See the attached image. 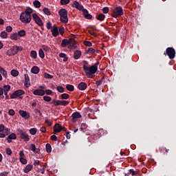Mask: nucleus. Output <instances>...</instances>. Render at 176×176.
Returning <instances> with one entry per match:
<instances>
[{"instance_id":"1","label":"nucleus","mask_w":176,"mask_h":176,"mask_svg":"<svg viewBox=\"0 0 176 176\" xmlns=\"http://www.w3.org/2000/svg\"><path fill=\"white\" fill-rule=\"evenodd\" d=\"M100 64L99 62H97L94 65H91V67H84V72L86 74L87 78H92L93 75L97 72L98 69V65Z\"/></svg>"},{"instance_id":"2","label":"nucleus","mask_w":176,"mask_h":176,"mask_svg":"<svg viewBox=\"0 0 176 176\" xmlns=\"http://www.w3.org/2000/svg\"><path fill=\"white\" fill-rule=\"evenodd\" d=\"M58 14L60 16V21L62 23H64L65 24H67L68 23V12L67 10L62 8L58 11Z\"/></svg>"},{"instance_id":"3","label":"nucleus","mask_w":176,"mask_h":176,"mask_svg":"<svg viewBox=\"0 0 176 176\" xmlns=\"http://www.w3.org/2000/svg\"><path fill=\"white\" fill-rule=\"evenodd\" d=\"M23 50V47L20 46L14 45L12 47H11L10 50H8L6 52L7 56H16L19 52H21Z\"/></svg>"},{"instance_id":"4","label":"nucleus","mask_w":176,"mask_h":176,"mask_svg":"<svg viewBox=\"0 0 176 176\" xmlns=\"http://www.w3.org/2000/svg\"><path fill=\"white\" fill-rule=\"evenodd\" d=\"M17 131L18 135H19L21 140H23L24 142H28V141H30V135H28V133H27V132L20 129H17Z\"/></svg>"},{"instance_id":"5","label":"nucleus","mask_w":176,"mask_h":176,"mask_svg":"<svg viewBox=\"0 0 176 176\" xmlns=\"http://www.w3.org/2000/svg\"><path fill=\"white\" fill-rule=\"evenodd\" d=\"M123 8L121 6H118L113 11L111 14L112 17L117 19V17H120V16H123Z\"/></svg>"},{"instance_id":"6","label":"nucleus","mask_w":176,"mask_h":176,"mask_svg":"<svg viewBox=\"0 0 176 176\" xmlns=\"http://www.w3.org/2000/svg\"><path fill=\"white\" fill-rule=\"evenodd\" d=\"M8 134H10V129H5V125L0 124V138H5Z\"/></svg>"},{"instance_id":"7","label":"nucleus","mask_w":176,"mask_h":176,"mask_svg":"<svg viewBox=\"0 0 176 176\" xmlns=\"http://www.w3.org/2000/svg\"><path fill=\"white\" fill-rule=\"evenodd\" d=\"M19 20L21 21V23H23V24H30L31 23V20H32V16H30V19H28V16H27V14L25 12H21Z\"/></svg>"},{"instance_id":"8","label":"nucleus","mask_w":176,"mask_h":176,"mask_svg":"<svg viewBox=\"0 0 176 176\" xmlns=\"http://www.w3.org/2000/svg\"><path fill=\"white\" fill-rule=\"evenodd\" d=\"M25 92L21 89H18L16 91H15L12 94L10 95V98L12 99H14V98H17V97H19V98H23V97H21V96H23V94H25Z\"/></svg>"},{"instance_id":"9","label":"nucleus","mask_w":176,"mask_h":176,"mask_svg":"<svg viewBox=\"0 0 176 176\" xmlns=\"http://www.w3.org/2000/svg\"><path fill=\"white\" fill-rule=\"evenodd\" d=\"M166 54L170 58V60H173L175 57V50L173 47H168L166 48Z\"/></svg>"},{"instance_id":"10","label":"nucleus","mask_w":176,"mask_h":176,"mask_svg":"<svg viewBox=\"0 0 176 176\" xmlns=\"http://www.w3.org/2000/svg\"><path fill=\"white\" fill-rule=\"evenodd\" d=\"M33 20L35 21L36 24L37 25H39V27H42L43 25V22L42 21V19L38 16L36 14H32Z\"/></svg>"},{"instance_id":"11","label":"nucleus","mask_w":176,"mask_h":176,"mask_svg":"<svg viewBox=\"0 0 176 176\" xmlns=\"http://www.w3.org/2000/svg\"><path fill=\"white\" fill-rule=\"evenodd\" d=\"M72 6L75 9H78V10H83V9H85L83 6H82V4L78 3V1H74Z\"/></svg>"},{"instance_id":"12","label":"nucleus","mask_w":176,"mask_h":176,"mask_svg":"<svg viewBox=\"0 0 176 176\" xmlns=\"http://www.w3.org/2000/svg\"><path fill=\"white\" fill-rule=\"evenodd\" d=\"M72 118L73 123H75V122H76L75 119H80V118H82V115H80V112L76 111L72 113Z\"/></svg>"},{"instance_id":"13","label":"nucleus","mask_w":176,"mask_h":176,"mask_svg":"<svg viewBox=\"0 0 176 176\" xmlns=\"http://www.w3.org/2000/svg\"><path fill=\"white\" fill-rule=\"evenodd\" d=\"M25 154L23 151L19 152V160L22 164H27V160L24 158Z\"/></svg>"},{"instance_id":"14","label":"nucleus","mask_w":176,"mask_h":176,"mask_svg":"<svg viewBox=\"0 0 176 176\" xmlns=\"http://www.w3.org/2000/svg\"><path fill=\"white\" fill-rule=\"evenodd\" d=\"M77 87L78 90L83 91L87 89V84L85 82H81L78 85Z\"/></svg>"},{"instance_id":"15","label":"nucleus","mask_w":176,"mask_h":176,"mask_svg":"<svg viewBox=\"0 0 176 176\" xmlns=\"http://www.w3.org/2000/svg\"><path fill=\"white\" fill-rule=\"evenodd\" d=\"M51 32L54 38H56V36H58L59 34L58 28H57L56 25H54L51 30Z\"/></svg>"},{"instance_id":"16","label":"nucleus","mask_w":176,"mask_h":176,"mask_svg":"<svg viewBox=\"0 0 176 176\" xmlns=\"http://www.w3.org/2000/svg\"><path fill=\"white\" fill-rule=\"evenodd\" d=\"M64 129V126L60 125V124L56 123L54 126V133H60V131Z\"/></svg>"},{"instance_id":"17","label":"nucleus","mask_w":176,"mask_h":176,"mask_svg":"<svg viewBox=\"0 0 176 176\" xmlns=\"http://www.w3.org/2000/svg\"><path fill=\"white\" fill-rule=\"evenodd\" d=\"M19 115L22 116L24 119H30V113H28L25 111L20 110L19 112Z\"/></svg>"},{"instance_id":"18","label":"nucleus","mask_w":176,"mask_h":176,"mask_svg":"<svg viewBox=\"0 0 176 176\" xmlns=\"http://www.w3.org/2000/svg\"><path fill=\"white\" fill-rule=\"evenodd\" d=\"M82 14L85 17V19H87L88 20H91V18L93 16L89 13V10L87 9H83L82 10Z\"/></svg>"},{"instance_id":"19","label":"nucleus","mask_w":176,"mask_h":176,"mask_svg":"<svg viewBox=\"0 0 176 176\" xmlns=\"http://www.w3.org/2000/svg\"><path fill=\"white\" fill-rule=\"evenodd\" d=\"M24 85L25 87H30V86H31V82H30V76H28V74H25Z\"/></svg>"},{"instance_id":"20","label":"nucleus","mask_w":176,"mask_h":176,"mask_svg":"<svg viewBox=\"0 0 176 176\" xmlns=\"http://www.w3.org/2000/svg\"><path fill=\"white\" fill-rule=\"evenodd\" d=\"M34 96H43L45 94V90L43 89H35L33 91Z\"/></svg>"},{"instance_id":"21","label":"nucleus","mask_w":176,"mask_h":176,"mask_svg":"<svg viewBox=\"0 0 176 176\" xmlns=\"http://www.w3.org/2000/svg\"><path fill=\"white\" fill-rule=\"evenodd\" d=\"M33 10L32 8L28 7L25 12H23L25 14H27L28 19H30L31 14L32 13Z\"/></svg>"},{"instance_id":"22","label":"nucleus","mask_w":176,"mask_h":176,"mask_svg":"<svg viewBox=\"0 0 176 176\" xmlns=\"http://www.w3.org/2000/svg\"><path fill=\"white\" fill-rule=\"evenodd\" d=\"M17 138V136L15 133H11L8 138H7V142L8 144H10L12 142V140H16Z\"/></svg>"},{"instance_id":"23","label":"nucleus","mask_w":176,"mask_h":176,"mask_svg":"<svg viewBox=\"0 0 176 176\" xmlns=\"http://www.w3.org/2000/svg\"><path fill=\"white\" fill-rule=\"evenodd\" d=\"M80 56H82V52L80 50H76L74 52V60H79V58H80Z\"/></svg>"},{"instance_id":"24","label":"nucleus","mask_w":176,"mask_h":176,"mask_svg":"<svg viewBox=\"0 0 176 176\" xmlns=\"http://www.w3.org/2000/svg\"><path fill=\"white\" fill-rule=\"evenodd\" d=\"M32 168H33V166L32 164H28L23 169V173H25V174H28V173H30V171H31Z\"/></svg>"},{"instance_id":"25","label":"nucleus","mask_w":176,"mask_h":176,"mask_svg":"<svg viewBox=\"0 0 176 176\" xmlns=\"http://www.w3.org/2000/svg\"><path fill=\"white\" fill-rule=\"evenodd\" d=\"M69 45V41H68V39L65 38L62 41L60 46H62V47H67V46H68Z\"/></svg>"},{"instance_id":"26","label":"nucleus","mask_w":176,"mask_h":176,"mask_svg":"<svg viewBox=\"0 0 176 176\" xmlns=\"http://www.w3.org/2000/svg\"><path fill=\"white\" fill-rule=\"evenodd\" d=\"M0 74L3 75L4 78H8V72L3 69V67L0 66Z\"/></svg>"},{"instance_id":"27","label":"nucleus","mask_w":176,"mask_h":176,"mask_svg":"<svg viewBox=\"0 0 176 176\" xmlns=\"http://www.w3.org/2000/svg\"><path fill=\"white\" fill-rule=\"evenodd\" d=\"M31 72L34 74H39V67L38 66H34L31 69Z\"/></svg>"},{"instance_id":"28","label":"nucleus","mask_w":176,"mask_h":176,"mask_svg":"<svg viewBox=\"0 0 176 176\" xmlns=\"http://www.w3.org/2000/svg\"><path fill=\"white\" fill-rule=\"evenodd\" d=\"M10 39H12V41H17L18 39H20V38L17 33H14L10 35Z\"/></svg>"},{"instance_id":"29","label":"nucleus","mask_w":176,"mask_h":176,"mask_svg":"<svg viewBox=\"0 0 176 176\" xmlns=\"http://www.w3.org/2000/svg\"><path fill=\"white\" fill-rule=\"evenodd\" d=\"M96 19L99 21H104L105 20V15L104 14H99L96 16Z\"/></svg>"},{"instance_id":"30","label":"nucleus","mask_w":176,"mask_h":176,"mask_svg":"<svg viewBox=\"0 0 176 176\" xmlns=\"http://www.w3.org/2000/svg\"><path fill=\"white\" fill-rule=\"evenodd\" d=\"M66 89L68 90V91H74L75 90V87L72 85L67 84L66 85Z\"/></svg>"},{"instance_id":"31","label":"nucleus","mask_w":176,"mask_h":176,"mask_svg":"<svg viewBox=\"0 0 176 176\" xmlns=\"http://www.w3.org/2000/svg\"><path fill=\"white\" fill-rule=\"evenodd\" d=\"M45 148H46V152L47 153H50L52 152V145H50V144L47 143L45 145Z\"/></svg>"},{"instance_id":"32","label":"nucleus","mask_w":176,"mask_h":176,"mask_svg":"<svg viewBox=\"0 0 176 176\" xmlns=\"http://www.w3.org/2000/svg\"><path fill=\"white\" fill-rule=\"evenodd\" d=\"M89 53H91V54H94V53H96V49L89 47L88 50L86 51L87 54H89Z\"/></svg>"},{"instance_id":"33","label":"nucleus","mask_w":176,"mask_h":176,"mask_svg":"<svg viewBox=\"0 0 176 176\" xmlns=\"http://www.w3.org/2000/svg\"><path fill=\"white\" fill-rule=\"evenodd\" d=\"M52 104H54L55 107H58V105H60V100L53 99L52 101Z\"/></svg>"},{"instance_id":"34","label":"nucleus","mask_w":176,"mask_h":176,"mask_svg":"<svg viewBox=\"0 0 176 176\" xmlns=\"http://www.w3.org/2000/svg\"><path fill=\"white\" fill-rule=\"evenodd\" d=\"M61 100H68L69 98V95L68 94H62L60 95Z\"/></svg>"},{"instance_id":"35","label":"nucleus","mask_w":176,"mask_h":176,"mask_svg":"<svg viewBox=\"0 0 176 176\" xmlns=\"http://www.w3.org/2000/svg\"><path fill=\"white\" fill-rule=\"evenodd\" d=\"M38 56L41 58H45V52L43 49H40L38 51Z\"/></svg>"},{"instance_id":"36","label":"nucleus","mask_w":176,"mask_h":176,"mask_svg":"<svg viewBox=\"0 0 176 176\" xmlns=\"http://www.w3.org/2000/svg\"><path fill=\"white\" fill-rule=\"evenodd\" d=\"M17 34H18L19 38H20V36L21 37L25 36L26 33H25V30H22L19 31Z\"/></svg>"},{"instance_id":"37","label":"nucleus","mask_w":176,"mask_h":176,"mask_svg":"<svg viewBox=\"0 0 176 176\" xmlns=\"http://www.w3.org/2000/svg\"><path fill=\"white\" fill-rule=\"evenodd\" d=\"M43 12L45 13V14H47V16H50V14H52V12H50V10H48L47 8H44L43 9Z\"/></svg>"},{"instance_id":"38","label":"nucleus","mask_w":176,"mask_h":176,"mask_svg":"<svg viewBox=\"0 0 176 176\" xmlns=\"http://www.w3.org/2000/svg\"><path fill=\"white\" fill-rule=\"evenodd\" d=\"M37 131H38V129H36V128H32L30 129V133L32 135H35V134H36Z\"/></svg>"},{"instance_id":"39","label":"nucleus","mask_w":176,"mask_h":176,"mask_svg":"<svg viewBox=\"0 0 176 176\" xmlns=\"http://www.w3.org/2000/svg\"><path fill=\"white\" fill-rule=\"evenodd\" d=\"M38 56V54H36V51H31L30 52V56L32 57V58H36Z\"/></svg>"},{"instance_id":"40","label":"nucleus","mask_w":176,"mask_h":176,"mask_svg":"<svg viewBox=\"0 0 176 176\" xmlns=\"http://www.w3.org/2000/svg\"><path fill=\"white\" fill-rule=\"evenodd\" d=\"M33 5L34 7L37 8H41V3L38 0H36L33 2Z\"/></svg>"},{"instance_id":"41","label":"nucleus","mask_w":176,"mask_h":176,"mask_svg":"<svg viewBox=\"0 0 176 176\" xmlns=\"http://www.w3.org/2000/svg\"><path fill=\"white\" fill-rule=\"evenodd\" d=\"M11 75L12 76H19V71L16 70V69H12L11 71Z\"/></svg>"},{"instance_id":"42","label":"nucleus","mask_w":176,"mask_h":176,"mask_svg":"<svg viewBox=\"0 0 176 176\" xmlns=\"http://www.w3.org/2000/svg\"><path fill=\"white\" fill-rule=\"evenodd\" d=\"M69 104V100H60V105L63 107H67Z\"/></svg>"},{"instance_id":"43","label":"nucleus","mask_w":176,"mask_h":176,"mask_svg":"<svg viewBox=\"0 0 176 176\" xmlns=\"http://www.w3.org/2000/svg\"><path fill=\"white\" fill-rule=\"evenodd\" d=\"M44 78L45 79H53V76L49 73H44Z\"/></svg>"},{"instance_id":"44","label":"nucleus","mask_w":176,"mask_h":176,"mask_svg":"<svg viewBox=\"0 0 176 176\" xmlns=\"http://www.w3.org/2000/svg\"><path fill=\"white\" fill-rule=\"evenodd\" d=\"M128 174H131L132 176L137 175L138 174V172H135L134 169H130L128 172Z\"/></svg>"},{"instance_id":"45","label":"nucleus","mask_w":176,"mask_h":176,"mask_svg":"<svg viewBox=\"0 0 176 176\" xmlns=\"http://www.w3.org/2000/svg\"><path fill=\"white\" fill-rule=\"evenodd\" d=\"M56 90L57 91H58L59 93H64L65 91V89L64 87H63L62 86H58L56 87Z\"/></svg>"},{"instance_id":"46","label":"nucleus","mask_w":176,"mask_h":176,"mask_svg":"<svg viewBox=\"0 0 176 176\" xmlns=\"http://www.w3.org/2000/svg\"><path fill=\"white\" fill-rule=\"evenodd\" d=\"M0 36L3 39H6L8 38V33L6 32H1Z\"/></svg>"},{"instance_id":"47","label":"nucleus","mask_w":176,"mask_h":176,"mask_svg":"<svg viewBox=\"0 0 176 176\" xmlns=\"http://www.w3.org/2000/svg\"><path fill=\"white\" fill-rule=\"evenodd\" d=\"M3 89L4 91V93H8V91H9V90H10V85H4Z\"/></svg>"},{"instance_id":"48","label":"nucleus","mask_w":176,"mask_h":176,"mask_svg":"<svg viewBox=\"0 0 176 176\" xmlns=\"http://www.w3.org/2000/svg\"><path fill=\"white\" fill-rule=\"evenodd\" d=\"M44 101H47V102H50L52 101V98L50 96H43Z\"/></svg>"},{"instance_id":"49","label":"nucleus","mask_w":176,"mask_h":176,"mask_svg":"<svg viewBox=\"0 0 176 176\" xmlns=\"http://www.w3.org/2000/svg\"><path fill=\"white\" fill-rule=\"evenodd\" d=\"M42 49L45 52H50V48L49 47V46H47L45 45H42Z\"/></svg>"},{"instance_id":"50","label":"nucleus","mask_w":176,"mask_h":176,"mask_svg":"<svg viewBox=\"0 0 176 176\" xmlns=\"http://www.w3.org/2000/svg\"><path fill=\"white\" fill-rule=\"evenodd\" d=\"M84 45L88 47H91V46H93V43L90 41H84Z\"/></svg>"},{"instance_id":"51","label":"nucleus","mask_w":176,"mask_h":176,"mask_svg":"<svg viewBox=\"0 0 176 176\" xmlns=\"http://www.w3.org/2000/svg\"><path fill=\"white\" fill-rule=\"evenodd\" d=\"M59 34H60V35H63L64 34V32H65V29L64 28V27H60V28H59Z\"/></svg>"},{"instance_id":"52","label":"nucleus","mask_w":176,"mask_h":176,"mask_svg":"<svg viewBox=\"0 0 176 176\" xmlns=\"http://www.w3.org/2000/svg\"><path fill=\"white\" fill-rule=\"evenodd\" d=\"M45 94H47V96H52V94H53V91L50 89H46L45 91Z\"/></svg>"},{"instance_id":"53","label":"nucleus","mask_w":176,"mask_h":176,"mask_svg":"<svg viewBox=\"0 0 176 176\" xmlns=\"http://www.w3.org/2000/svg\"><path fill=\"white\" fill-rule=\"evenodd\" d=\"M70 0H60V5H68Z\"/></svg>"},{"instance_id":"54","label":"nucleus","mask_w":176,"mask_h":176,"mask_svg":"<svg viewBox=\"0 0 176 176\" xmlns=\"http://www.w3.org/2000/svg\"><path fill=\"white\" fill-rule=\"evenodd\" d=\"M82 68H83V71H85V67H89V62L87 60H83L82 61Z\"/></svg>"},{"instance_id":"55","label":"nucleus","mask_w":176,"mask_h":176,"mask_svg":"<svg viewBox=\"0 0 176 176\" xmlns=\"http://www.w3.org/2000/svg\"><path fill=\"white\" fill-rule=\"evenodd\" d=\"M45 123L49 126V127H50V126H52V124H53V122L50 121V120L46 119L45 121Z\"/></svg>"},{"instance_id":"56","label":"nucleus","mask_w":176,"mask_h":176,"mask_svg":"<svg viewBox=\"0 0 176 176\" xmlns=\"http://www.w3.org/2000/svg\"><path fill=\"white\" fill-rule=\"evenodd\" d=\"M30 148H31V151H32V152H35L36 151V146H35V144H31Z\"/></svg>"},{"instance_id":"57","label":"nucleus","mask_w":176,"mask_h":176,"mask_svg":"<svg viewBox=\"0 0 176 176\" xmlns=\"http://www.w3.org/2000/svg\"><path fill=\"white\" fill-rule=\"evenodd\" d=\"M6 31L7 32H12V31H13V28H12V26L9 25V26H7L6 28Z\"/></svg>"},{"instance_id":"58","label":"nucleus","mask_w":176,"mask_h":176,"mask_svg":"<svg viewBox=\"0 0 176 176\" xmlns=\"http://www.w3.org/2000/svg\"><path fill=\"white\" fill-rule=\"evenodd\" d=\"M6 152L7 155H8V156H10L12 153V149H10V148H6Z\"/></svg>"},{"instance_id":"59","label":"nucleus","mask_w":176,"mask_h":176,"mask_svg":"<svg viewBox=\"0 0 176 176\" xmlns=\"http://www.w3.org/2000/svg\"><path fill=\"white\" fill-rule=\"evenodd\" d=\"M46 28H47L48 30H52V28H53L52 22H50V21L47 22V23Z\"/></svg>"},{"instance_id":"60","label":"nucleus","mask_w":176,"mask_h":176,"mask_svg":"<svg viewBox=\"0 0 176 176\" xmlns=\"http://www.w3.org/2000/svg\"><path fill=\"white\" fill-rule=\"evenodd\" d=\"M102 12L104 13V14H107L109 12V8L108 7H104L102 8Z\"/></svg>"},{"instance_id":"61","label":"nucleus","mask_w":176,"mask_h":176,"mask_svg":"<svg viewBox=\"0 0 176 176\" xmlns=\"http://www.w3.org/2000/svg\"><path fill=\"white\" fill-rule=\"evenodd\" d=\"M14 110L13 109H10L9 111H8V114L10 116H14Z\"/></svg>"},{"instance_id":"62","label":"nucleus","mask_w":176,"mask_h":176,"mask_svg":"<svg viewBox=\"0 0 176 176\" xmlns=\"http://www.w3.org/2000/svg\"><path fill=\"white\" fill-rule=\"evenodd\" d=\"M41 162H39V160H34L33 164L35 167H38V166H39Z\"/></svg>"},{"instance_id":"63","label":"nucleus","mask_w":176,"mask_h":176,"mask_svg":"<svg viewBox=\"0 0 176 176\" xmlns=\"http://www.w3.org/2000/svg\"><path fill=\"white\" fill-rule=\"evenodd\" d=\"M96 86H101L102 85V79H100L96 82Z\"/></svg>"},{"instance_id":"64","label":"nucleus","mask_w":176,"mask_h":176,"mask_svg":"<svg viewBox=\"0 0 176 176\" xmlns=\"http://www.w3.org/2000/svg\"><path fill=\"white\" fill-rule=\"evenodd\" d=\"M9 174L8 172L4 171L0 173V176H8Z\"/></svg>"}]
</instances>
